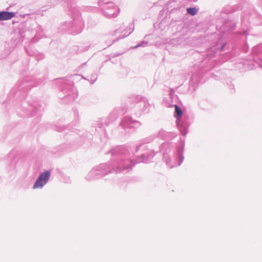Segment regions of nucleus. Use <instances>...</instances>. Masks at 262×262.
<instances>
[{
	"instance_id": "nucleus-1",
	"label": "nucleus",
	"mask_w": 262,
	"mask_h": 262,
	"mask_svg": "<svg viewBox=\"0 0 262 262\" xmlns=\"http://www.w3.org/2000/svg\"><path fill=\"white\" fill-rule=\"evenodd\" d=\"M50 176V173L48 171H46L40 174L34 184L33 188L36 189L42 187L48 181Z\"/></svg>"
},
{
	"instance_id": "nucleus-2",
	"label": "nucleus",
	"mask_w": 262,
	"mask_h": 262,
	"mask_svg": "<svg viewBox=\"0 0 262 262\" xmlns=\"http://www.w3.org/2000/svg\"><path fill=\"white\" fill-rule=\"evenodd\" d=\"M14 15L15 14L13 12L1 11L0 12V21L10 19L13 17Z\"/></svg>"
},
{
	"instance_id": "nucleus-3",
	"label": "nucleus",
	"mask_w": 262,
	"mask_h": 262,
	"mask_svg": "<svg viewBox=\"0 0 262 262\" xmlns=\"http://www.w3.org/2000/svg\"><path fill=\"white\" fill-rule=\"evenodd\" d=\"M187 12L189 14L194 15L197 13L198 9L195 8H189L187 9Z\"/></svg>"
},
{
	"instance_id": "nucleus-4",
	"label": "nucleus",
	"mask_w": 262,
	"mask_h": 262,
	"mask_svg": "<svg viewBox=\"0 0 262 262\" xmlns=\"http://www.w3.org/2000/svg\"><path fill=\"white\" fill-rule=\"evenodd\" d=\"M175 113L178 117H180L182 115V111L177 105H174Z\"/></svg>"
}]
</instances>
